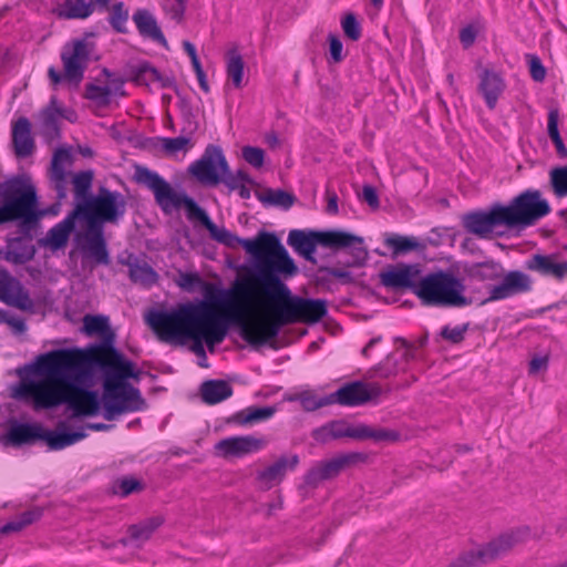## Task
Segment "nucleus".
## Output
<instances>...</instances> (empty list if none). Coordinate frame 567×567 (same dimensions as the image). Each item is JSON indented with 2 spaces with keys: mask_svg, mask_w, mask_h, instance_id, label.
I'll return each mask as SVG.
<instances>
[{
  "mask_svg": "<svg viewBox=\"0 0 567 567\" xmlns=\"http://www.w3.org/2000/svg\"><path fill=\"white\" fill-rule=\"evenodd\" d=\"M136 183L152 190L156 204L161 209L169 214L173 209L184 207L187 218L199 221L209 233L210 237L236 249L243 247L257 261L258 272L237 279L228 292V297L221 301V307L234 317L248 308L249 299L258 289L264 276L272 272H284L286 276H295L298 268L293 259L275 234L260 231L255 238H240L224 227L216 226L208 214L186 194L177 193L157 172L145 166H137L134 174Z\"/></svg>",
  "mask_w": 567,
  "mask_h": 567,
  "instance_id": "obj_1",
  "label": "nucleus"
},
{
  "mask_svg": "<svg viewBox=\"0 0 567 567\" xmlns=\"http://www.w3.org/2000/svg\"><path fill=\"white\" fill-rule=\"evenodd\" d=\"M95 362L92 348L55 349L37 357L34 373L42 379L23 381L14 396L31 403L34 410L51 409L66 403L74 416L97 414V394L80 385L89 378Z\"/></svg>",
  "mask_w": 567,
  "mask_h": 567,
  "instance_id": "obj_2",
  "label": "nucleus"
},
{
  "mask_svg": "<svg viewBox=\"0 0 567 567\" xmlns=\"http://www.w3.org/2000/svg\"><path fill=\"white\" fill-rule=\"evenodd\" d=\"M280 276L289 277L284 272H272L257 280L258 289L249 299L248 308L233 317L240 337L250 346L267 343L288 324L318 323L328 313L326 300L292 296Z\"/></svg>",
  "mask_w": 567,
  "mask_h": 567,
  "instance_id": "obj_3",
  "label": "nucleus"
},
{
  "mask_svg": "<svg viewBox=\"0 0 567 567\" xmlns=\"http://www.w3.org/2000/svg\"><path fill=\"white\" fill-rule=\"evenodd\" d=\"M237 321L219 302H187L171 311H153L146 322L161 342L182 344L194 341V352L205 358L203 342L208 348L221 343L228 332V321Z\"/></svg>",
  "mask_w": 567,
  "mask_h": 567,
  "instance_id": "obj_4",
  "label": "nucleus"
},
{
  "mask_svg": "<svg viewBox=\"0 0 567 567\" xmlns=\"http://www.w3.org/2000/svg\"><path fill=\"white\" fill-rule=\"evenodd\" d=\"M92 360L103 373V416L107 421L116 416L136 412L142 409L144 400L140 391L126 382L130 378H135L134 364L126 360L110 343H102L92 347Z\"/></svg>",
  "mask_w": 567,
  "mask_h": 567,
  "instance_id": "obj_5",
  "label": "nucleus"
},
{
  "mask_svg": "<svg viewBox=\"0 0 567 567\" xmlns=\"http://www.w3.org/2000/svg\"><path fill=\"white\" fill-rule=\"evenodd\" d=\"M415 296L423 306L437 308H464L472 303L465 296L461 279L449 271L439 270L421 276Z\"/></svg>",
  "mask_w": 567,
  "mask_h": 567,
  "instance_id": "obj_6",
  "label": "nucleus"
},
{
  "mask_svg": "<svg viewBox=\"0 0 567 567\" xmlns=\"http://www.w3.org/2000/svg\"><path fill=\"white\" fill-rule=\"evenodd\" d=\"M0 198V219L3 224L19 220L22 225H33L40 218L33 185L19 178L9 179L1 186Z\"/></svg>",
  "mask_w": 567,
  "mask_h": 567,
  "instance_id": "obj_7",
  "label": "nucleus"
},
{
  "mask_svg": "<svg viewBox=\"0 0 567 567\" xmlns=\"http://www.w3.org/2000/svg\"><path fill=\"white\" fill-rule=\"evenodd\" d=\"M288 244L308 260H312L318 245L328 248L353 247L358 259L363 260L367 256L360 237L338 230L306 233L305 230L293 229L288 235Z\"/></svg>",
  "mask_w": 567,
  "mask_h": 567,
  "instance_id": "obj_8",
  "label": "nucleus"
},
{
  "mask_svg": "<svg viewBox=\"0 0 567 567\" xmlns=\"http://www.w3.org/2000/svg\"><path fill=\"white\" fill-rule=\"evenodd\" d=\"M91 51L92 49L85 39H74L66 42L60 54L63 65V74H61L54 66H50L48 69V76L51 84L56 86L65 80L78 85L83 80Z\"/></svg>",
  "mask_w": 567,
  "mask_h": 567,
  "instance_id": "obj_9",
  "label": "nucleus"
},
{
  "mask_svg": "<svg viewBox=\"0 0 567 567\" xmlns=\"http://www.w3.org/2000/svg\"><path fill=\"white\" fill-rule=\"evenodd\" d=\"M74 209L87 225H101L116 221L124 214L125 202L121 193L101 188L95 197L78 203Z\"/></svg>",
  "mask_w": 567,
  "mask_h": 567,
  "instance_id": "obj_10",
  "label": "nucleus"
},
{
  "mask_svg": "<svg viewBox=\"0 0 567 567\" xmlns=\"http://www.w3.org/2000/svg\"><path fill=\"white\" fill-rule=\"evenodd\" d=\"M506 227L530 226L550 213L548 202L536 189H528L516 196L509 205L503 206Z\"/></svg>",
  "mask_w": 567,
  "mask_h": 567,
  "instance_id": "obj_11",
  "label": "nucleus"
},
{
  "mask_svg": "<svg viewBox=\"0 0 567 567\" xmlns=\"http://www.w3.org/2000/svg\"><path fill=\"white\" fill-rule=\"evenodd\" d=\"M227 171L228 163L223 150L213 144L188 166V174L204 186H217Z\"/></svg>",
  "mask_w": 567,
  "mask_h": 567,
  "instance_id": "obj_12",
  "label": "nucleus"
},
{
  "mask_svg": "<svg viewBox=\"0 0 567 567\" xmlns=\"http://www.w3.org/2000/svg\"><path fill=\"white\" fill-rule=\"evenodd\" d=\"M523 535L524 533L519 530L502 535L497 539L488 543L486 546L463 554L452 567H476L478 565L493 561L508 553L517 544L522 543Z\"/></svg>",
  "mask_w": 567,
  "mask_h": 567,
  "instance_id": "obj_13",
  "label": "nucleus"
},
{
  "mask_svg": "<svg viewBox=\"0 0 567 567\" xmlns=\"http://www.w3.org/2000/svg\"><path fill=\"white\" fill-rule=\"evenodd\" d=\"M384 392V388L378 382L353 381L331 393V400L333 404L359 406L379 399Z\"/></svg>",
  "mask_w": 567,
  "mask_h": 567,
  "instance_id": "obj_14",
  "label": "nucleus"
},
{
  "mask_svg": "<svg viewBox=\"0 0 567 567\" xmlns=\"http://www.w3.org/2000/svg\"><path fill=\"white\" fill-rule=\"evenodd\" d=\"M421 278L419 265L398 264L380 272V282L392 290H410L415 295V287Z\"/></svg>",
  "mask_w": 567,
  "mask_h": 567,
  "instance_id": "obj_15",
  "label": "nucleus"
},
{
  "mask_svg": "<svg viewBox=\"0 0 567 567\" xmlns=\"http://www.w3.org/2000/svg\"><path fill=\"white\" fill-rule=\"evenodd\" d=\"M266 446L267 440L261 436L241 435L220 440L216 443L215 451L224 458H233L258 453Z\"/></svg>",
  "mask_w": 567,
  "mask_h": 567,
  "instance_id": "obj_16",
  "label": "nucleus"
},
{
  "mask_svg": "<svg viewBox=\"0 0 567 567\" xmlns=\"http://www.w3.org/2000/svg\"><path fill=\"white\" fill-rule=\"evenodd\" d=\"M533 289V281L528 275L519 270L508 271L501 284L493 286L485 302H493L508 299L516 295L529 292Z\"/></svg>",
  "mask_w": 567,
  "mask_h": 567,
  "instance_id": "obj_17",
  "label": "nucleus"
},
{
  "mask_svg": "<svg viewBox=\"0 0 567 567\" xmlns=\"http://www.w3.org/2000/svg\"><path fill=\"white\" fill-rule=\"evenodd\" d=\"M465 228L477 236H488L496 226H506L503 205H494L488 212H475L464 218Z\"/></svg>",
  "mask_w": 567,
  "mask_h": 567,
  "instance_id": "obj_18",
  "label": "nucleus"
},
{
  "mask_svg": "<svg viewBox=\"0 0 567 567\" xmlns=\"http://www.w3.org/2000/svg\"><path fill=\"white\" fill-rule=\"evenodd\" d=\"M0 301L20 310H31L34 306L28 291L7 270L0 267Z\"/></svg>",
  "mask_w": 567,
  "mask_h": 567,
  "instance_id": "obj_19",
  "label": "nucleus"
},
{
  "mask_svg": "<svg viewBox=\"0 0 567 567\" xmlns=\"http://www.w3.org/2000/svg\"><path fill=\"white\" fill-rule=\"evenodd\" d=\"M82 249L84 254L99 265H109L110 255L103 235L102 225H87L83 237Z\"/></svg>",
  "mask_w": 567,
  "mask_h": 567,
  "instance_id": "obj_20",
  "label": "nucleus"
},
{
  "mask_svg": "<svg viewBox=\"0 0 567 567\" xmlns=\"http://www.w3.org/2000/svg\"><path fill=\"white\" fill-rule=\"evenodd\" d=\"M298 464V455H282L276 462L260 471L258 473V480L264 488L269 489L278 485L284 480L287 472L293 471Z\"/></svg>",
  "mask_w": 567,
  "mask_h": 567,
  "instance_id": "obj_21",
  "label": "nucleus"
},
{
  "mask_svg": "<svg viewBox=\"0 0 567 567\" xmlns=\"http://www.w3.org/2000/svg\"><path fill=\"white\" fill-rule=\"evenodd\" d=\"M133 22L138 31V33L146 39L152 40L153 42L158 43L165 50H169L168 42L162 32L161 27L157 23L156 18L152 12L146 9H137L133 13Z\"/></svg>",
  "mask_w": 567,
  "mask_h": 567,
  "instance_id": "obj_22",
  "label": "nucleus"
},
{
  "mask_svg": "<svg viewBox=\"0 0 567 567\" xmlns=\"http://www.w3.org/2000/svg\"><path fill=\"white\" fill-rule=\"evenodd\" d=\"M526 268L544 277L561 280L567 275V261H557L554 255H534L526 262Z\"/></svg>",
  "mask_w": 567,
  "mask_h": 567,
  "instance_id": "obj_23",
  "label": "nucleus"
},
{
  "mask_svg": "<svg viewBox=\"0 0 567 567\" xmlns=\"http://www.w3.org/2000/svg\"><path fill=\"white\" fill-rule=\"evenodd\" d=\"M12 144L18 157L30 156L34 148V140L31 133V123L27 117H20L12 123Z\"/></svg>",
  "mask_w": 567,
  "mask_h": 567,
  "instance_id": "obj_24",
  "label": "nucleus"
},
{
  "mask_svg": "<svg viewBox=\"0 0 567 567\" xmlns=\"http://www.w3.org/2000/svg\"><path fill=\"white\" fill-rule=\"evenodd\" d=\"M505 90L503 78L488 69L480 74L478 91L483 95L484 101L489 110L495 109L497 101Z\"/></svg>",
  "mask_w": 567,
  "mask_h": 567,
  "instance_id": "obj_25",
  "label": "nucleus"
},
{
  "mask_svg": "<svg viewBox=\"0 0 567 567\" xmlns=\"http://www.w3.org/2000/svg\"><path fill=\"white\" fill-rule=\"evenodd\" d=\"M79 217L75 209L69 214L63 220L52 227L45 237V245L51 249L63 248L75 227V219Z\"/></svg>",
  "mask_w": 567,
  "mask_h": 567,
  "instance_id": "obj_26",
  "label": "nucleus"
},
{
  "mask_svg": "<svg viewBox=\"0 0 567 567\" xmlns=\"http://www.w3.org/2000/svg\"><path fill=\"white\" fill-rule=\"evenodd\" d=\"M359 425L352 426L342 422H331L313 431V437L317 441H329L342 437L357 439L360 436Z\"/></svg>",
  "mask_w": 567,
  "mask_h": 567,
  "instance_id": "obj_27",
  "label": "nucleus"
},
{
  "mask_svg": "<svg viewBox=\"0 0 567 567\" xmlns=\"http://www.w3.org/2000/svg\"><path fill=\"white\" fill-rule=\"evenodd\" d=\"M68 158L69 154L63 150H58L52 158L51 181L59 199L65 198L68 194L66 173L62 165V163Z\"/></svg>",
  "mask_w": 567,
  "mask_h": 567,
  "instance_id": "obj_28",
  "label": "nucleus"
},
{
  "mask_svg": "<svg viewBox=\"0 0 567 567\" xmlns=\"http://www.w3.org/2000/svg\"><path fill=\"white\" fill-rule=\"evenodd\" d=\"M127 266L130 279L133 282L144 287H152L157 282V272L146 261L130 257Z\"/></svg>",
  "mask_w": 567,
  "mask_h": 567,
  "instance_id": "obj_29",
  "label": "nucleus"
},
{
  "mask_svg": "<svg viewBox=\"0 0 567 567\" xmlns=\"http://www.w3.org/2000/svg\"><path fill=\"white\" fill-rule=\"evenodd\" d=\"M233 395V388L223 380H209L202 384L200 396L207 404L220 403Z\"/></svg>",
  "mask_w": 567,
  "mask_h": 567,
  "instance_id": "obj_30",
  "label": "nucleus"
},
{
  "mask_svg": "<svg viewBox=\"0 0 567 567\" xmlns=\"http://www.w3.org/2000/svg\"><path fill=\"white\" fill-rule=\"evenodd\" d=\"M44 429L39 424H17L8 432V439L13 445L32 443L37 440L43 441Z\"/></svg>",
  "mask_w": 567,
  "mask_h": 567,
  "instance_id": "obj_31",
  "label": "nucleus"
},
{
  "mask_svg": "<svg viewBox=\"0 0 567 567\" xmlns=\"http://www.w3.org/2000/svg\"><path fill=\"white\" fill-rule=\"evenodd\" d=\"M87 436L84 429L75 432H52L44 430L43 441L51 451H60L71 446Z\"/></svg>",
  "mask_w": 567,
  "mask_h": 567,
  "instance_id": "obj_32",
  "label": "nucleus"
},
{
  "mask_svg": "<svg viewBox=\"0 0 567 567\" xmlns=\"http://www.w3.org/2000/svg\"><path fill=\"white\" fill-rule=\"evenodd\" d=\"M227 79L236 89L243 86L245 62L237 47L230 48L225 54Z\"/></svg>",
  "mask_w": 567,
  "mask_h": 567,
  "instance_id": "obj_33",
  "label": "nucleus"
},
{
  "mask_svg": "<svg viewBox=\"0 0 567 567\" xmlns=\"http://www.w3.org/2000/svg\"><path fill=\"white\" fill-rule=\"evenodd\" d=\"M257 199L265 206L280 207L289 209L296 203V196L284 189L266 188L262 192H256Z\"/></svg>",
  "mask_w": 567,
  "mask_h": 567,
  "instance_id": "obj_34",
  "label": "nucleus"
},
{
  "mask_svg": "<svg viewBox=\"0 0 567 567\" xmlns=\"http://www.w3.org/2000/svg\"><path fill=\"white\" fill-rule=\"evenodd\" d=\"M276 410L271 406H248L236 412L233 421L239 425H251L258 422L269 420L274 416Z\"/></svg>",
  "mask_w": 567,
  "mask_h": 567,
  "instance_id": "obj_35",
  "label": "nucleus"
},
{
  "mask_svg": "<svg viewBox=\"0 0 567 567\" xmlns=\"http://www.w3.org/2000/svg\"><path fill=\"white\" fill-rule=\"evenodd\" d=\"M34 247L30 239L14 238L9 241L7 248V259L14 264H23L34 256Z\"/></svg>",
  "mask_w": 567,
  "mask_h": 567,
  "instance_id": "obj_36",
  "label": "nucleus"
},
{
  "mask_svg": "<svg viewBox=\"0 0 567 567\" xmlns=\"http://www.w3.org/2000/svg\"><path fill=\"white\" fill-rule=\"evenodd\" d=\"M93 12V3H90L86 0H65L60 7L59 16L65 19L84 20Z\"/></svg>",
  "mask_w": 567,
  "mask_h": 567,
  "instance_id": "obj_37",
  "label": "nucleus"
},
{
  "mask_svg": "<svg viewBox=\"0 0 567 567\" xmlns=\"http://www.w3.org/2000/svg\"><path fill=\"white\" fill-rule=\"evenodd\" d=\"M290 401H299L306 411H316L320 408L333 404L331 394L319 396L313 390L301 391L289 399Z\"/></svg>",
  "mask_w": 567,
  "mask_h": 567,
  "instance_id": "obj_38",
  "label": "nucleus"
},
{
  "mask_svg": "<svg viewBox=\"0 0 567 567\" xmlns=\"http://www.w3.org/2000/svg\"><path fill=\"white\" fill-rule=\"evenodd\" d=\"M93 173L84 171L75 174L72 178L73 193L78 203L89 200V193L92 187Z\"/></svg>",
  "mask_w": 567,
  "mask_h": 567,
  "instance_id": "obj_39",
  "label": "nucleus"
},
{
  "mask_svg": "<svg viewBox=\"0 0 567 567\" xmlns=\"http://www.w3.org/2000/svg\"><path fill=\"white\" fill-rule=\"evenodd\" d=\"M559 122V111L558 109H551L547 115V132L548 136L551 140L555 148L559 155H567V148L563 142L558 130Z\"/></svg>",
  "mask_w": 567,
  "mask_h": 567,
  "instance_id": "obj_40",
  "label": "nucleus"
},
{
  "mask_svg": "<svg viewBox=\"0 0 567 567\" xmlns=\"http://www.w3.org/2000/svg\"><path fill=\"white\" fill-rule=\"evenodd\" d=\"M128 20V10L123 2H116L110 9L109 22L118 33H126V23Z\"/></svg>",
  "mask_w": 567,
  "mask_h": 567,
  "instance_id": "obj_41",
  "label": "nucleus"
},
{
  "mask_svg": "<svg viewBox=\"0 0 567 567\" xmlns=\"http://www.w3.org/2000/svg\"><path fill=\"white\" fill-rule=\"evenodd\" d=\"M398 373V367L393 362L392 357L389 354L383 361L370 368L365 372V379L372 380L375 378L389 379Z\"/></svg>",
  "mask_w": 567,
  "mask_h": 567,
  "instance_id": "obj_42",
  "label": "nucleus"
},
{
  "mask_svg": "<svg viewBox=\"0 0 567 567\" xmlns=\"http://www.w3.org/2000/svg\"><path fill=\"white\" fill-rule=\"evenodd\" d=\"M353 460L354 455H341L326 462H320L318 465L320 466L324 478L330 480L337 476L341 470Z\"/></svg>",
  "mask_w": 567,
  "mask_h": 567,
  "instance_id": "obj_43",
  "label": "nucleus"
},
{
  "mask_svg": "<svg viewBox=\"0 0 567 567\" xmlns=\"http://www.w3.org/2000/svg\"><path fill=\"white\" fill-rule=\"evenodd\" d=\"M84 96L99 106H107L111 103L112 91L107 85L87 84Z\"/></svg>",
  "mask_w": 567,
  "mask_h": 567,
  "instance_id": "obj_44",
  "label": "nucleus"
},
{
  "mask_svg": "<svg viewBox=\"0 0 567 567\" xmlns=\"http://www.w3.org/2000/svg\"><path fill=\"white\" fill-rule=\"evenodd\" d=\"M187 0H161V8L168 19L181 23L186 11Z\"/></svg>",
  "mask_w": 567,
  "mask_h": 567,
  "instance_id": "obj_45",
  "label": "nucleus"
},
{
  "mask_svg": "<svg viewBox=\"0 0 567 567\" xmlns=\"http://www.w3.org/2000/svg\"><path fill=\"white\" fill-rule=\"evenodd\" d=\"M193 146L192 140L185 136L162 138V147L169 155H175L178 152L187 153Z\"/></svg>",
  "mask_w": 567,
  "mask_h": 567,
  "instance_id": "obj_46",
  "label": "nucleus"
},
{
  "mask_svg": "<svg viewBox=\"0 0 567 567\" xmlns=\"http://www.w3.org/2000/svg\"><path fill=\"white\" fill-rule=\"evenodd\" d=\"M225 184L229 190H238L243 188L244 184L255 185V181L249 176L246 171L238 169L236 173H230L228 169L225 175H223L221 182Z\"/></svg>",
  "mask_w": 567,
  "mask_h": 567,
  "instance_id": "obj_47",
  "label": "nucleus"
},
{
  "mask_svg": "<svg viewBox=\"0 0 567 567\" xmlns=\"http://www.w3.org/2000/svg\"><path fill=\"white\" fill-rule=\"evenodd\" d=\"M484 31V23L481 20L472 21L460 30V42L464 49L471 48L477 35Z\"/></svg>",
  "mask_w": 567,
  "mask_h": 567,
  "instance_id": "obj_48",
  "label": "nucleus"
},
{
  "mask_svg": "<svg viewBox=\"0 0 567 567\" xmlns=\"http://www.w3.org/2000/svg\"><path fill=\"white\" fill-rule=\"evenodd\" d=\"M385 245L392 248L395 255L415 249L419 244L414 238L393 234L385 239Z\"/></svg>",
  "mask_w": 567,
  "mask_h": 567,
  "instance_id": "obj_49",
  "label": "nucleus"
},
{
  "mask_svg": "<svg viewBox=\"0 0 567 567\" xmlns=\"http://www.w3.org/2000/svg\"><path fill=\"white\" fill-rule=\"evenodd\" d=\"M341 28L344 35L351 41H358L362 37V28L357 17L348 12L341 19Z\"/></svg>",
  "mask_w": 567,
  "mask_h": 567,
  "instance_id": "obj_50",
  "label": "nucleus"
},
{
  "mask_svg": "<svg viewBox=\"0 0 567 567\" xmlns=\"http://www.w3.org/2000/svg\"><path fill=\"white\" fill-rule=\"evenodd\" d=\"M468 323H463L454 327L445 324L441 328L440 336L442 337V339L449 341L452 344H458L464 340L465 334L468 331Z\"/></svg>",
  "mask_w": 567,
  "mask_h": 567,
  "instance_id": "obj_51",
  "label": "nucleus"
},
{
  "mask_svg": "<svg viewBox=\"0 0 567 567\" xmlns=\"http://www.w3.org/2000/svg\"><path fill=\"white\" fill-rule=\"evenodd\" d=\"M550 184L555 195L558 197L567 196V166L551 169Z\"/></svg>",
  "mask_w": 567,
  "mask_h": 567,
  "instance_id": "obj_52",
  "label": "nucleus"
},
{
  "mask_svg": "<svg viewBox=\"0 0 567 567\" xmlns=\"http://www.w3.org/2000/svg\"><path fill=\"white\" fill-rule=\"evenodd\" d=\"M360 436L358 440L372 439L377 442L379 441H388L394 439V433L383 430V429H372L367 425H359Z\"/></svg>",
  "mask_w": 567,
  "mask_h": 567,
  "instance_id": "obj_53",
  "label": "nucleus"
},
{
  "mask_svg": "<svg viewBox=\"0 0 567 567\" xmlns=\"http://www.w3.org/2000/svg\"><path fill=\"white\" fill-rule=\"evenodd\" d=\"M243 158L255 168H260L265 162V152L260 147L244 146L241 150Z\"/></svg>",
  "mask_w": 567,
  "mask_h": 567,
  "instance_id": "obj_54",
  "label": "nucleus"
},
{
  "mask_svg": "<svg viewBox=\"0 0 567 567\" xmlns=\"http://www.w3.org/2000/svg\"><path fill=\"white\" fill-rule=\"evenodd\" d=\"M141 482L134 477H123L116 482L115 493L122 497L128 496L134 492L142 491Z\"/></svg>",
  "mask_w": 567,
  "mask_h": 567,
  "instance_id": "obj_55",
  "label": "nucleus"
},
{
  "mask_svg": "<svg viewBox=\"0 0 567 567\" xmlns=\"http://www.w3.org/2000/svg\"><path fill=\"white\" fill-rule=\"evenodd\" d=\"M39 516H40V512L39 511L25 512V513L22 514L20 522H11V523L6 524L0 529V533L7 534V533H10V532H18V530L22 529L24 526L31 524Z\"/></svg>",
  "mask_w": 567,
  "mask_h": 567,
  "instance_id": "obj_56",
  "label": "nucleus"
},
{
  "mask_svg": "<svg viewBox=\"0 0 567 567\" xmlns=\"http://www.w3.org/2000/svg\"><path fill=\"white\" fill-rule=\"evenodd\" d=\"M86 333H102L107 329V319L102 316H85L83 319Z\"/></svg>",
  "mask_w": 567,
  "mask_h": 567,
  "instance_id": "obj_57",
  "label": "nucleus"
},
{
  "mask_svg": "<svg viewBox=\"0 0 567 567\" xmlns=\"http://www.w3.org/2000/svg\"><path fill=\"white\" fill-rule=\"evenodd\" d=\"M161 80L159 72L150 64H143L138 68L136 73V82L138 83H148L156 82Z\"/></svg>",
  "mask_w": 567,
  "mask_h": 567,
  "instance_id": "obj_58",
  "label": "nucleus"
},
{
  "mask_svg": "<svg viewBox=\"0 0 567 567\" xmlns=\"http://www.w3.org/2000/svg\"><path fill=\"white\" fill-rule=\"evenodd\" d=\"M53 101L51 100V103ZM39 118L45 131L51 132L52 130L56 128L58 113L55 110L52 109V104L41 111V113L39 114Z\"/></svg>",
  "mask_w": 567,
  "mask_h": 567,
  "instance_id": "obj_59",
  "label": "nucleus"
},
{
  "mask_svg": "<svg viewBox=\"0 0 567 567\" xmlns=\"http://www.w3.org/2000/svg\"><path fill=\"white\" fill-rule=\"evenodd\" d=\"M529 73L534 81L543 82L546 76V69L537 55L529 56Z\"/></svg>",
  "mask_w": 567,
  "mask_h": 567,
  "instance_id": "obj_60",
  "label": "nucleus"
},
{
  "mask_svg": "<svg viewBox=\"0 0 567 567\" xmlns=\"http://www.w3.org/2000/svg\"><path fill=\"white\" fill-rule=\"evenodd\" d=\"M203 284L202 278L196 272H185L179 276L178 286L184 290H194Z\"/></svg>",
  "mask_w": 567,
  "mask_h": 567,
  "instance_id": "obj_61",
  "label": "nucleus"
},
{
  "mask_svg": "<svg viewBox=\"0 0 567 567\" xmlns=\"http://www.w3.org/2000/svg\"><path fill=\"white\" fill-rule=\"evenodd\" d=\"M154 529H155V526L145 524V525H133L130 527L128 530H130V535H131L132 539L143 542L151 537Z\"/></svg>",
  "mask_w": 567,
  "mask_h": 567,
  "instance_id": "obj_62",
  "label": "nucleus"
},
{
  "mask_svg": "<svg viewBox=\"0 0 567 567\" xmlns=\"http://www.w3.org/2000/svg\"><path fill=\"white\" fill-rule=\"evenodd\" d=\"M330 55L334 62H340L343 59L342 55V42L338 35L330 33L328 35Z\"/></svg>",
  "mask_w": 567,
  "mask_h": 567,
  "instance_id": "obj_63",
  "label": "nucleus"
},
{
  "mask_svg": "<svg viewBox=\"0 0 567 567\" xmlns=\"http://www.w3.org/2000/svg\"><path fill=\"white\" fill-rule=\"evenodd\" d=\"M323 481H326V478L318 464L312 466L305 476V483L311 487L318 486Z\"/></svg>",
  "mask_w": 567,
  "mask_h": 567,
  "instance_id": "obj_64",
  "label": "nucleus"
}]
</instances>
